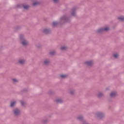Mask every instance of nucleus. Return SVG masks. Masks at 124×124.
Masks as SVG:
<instances>
[{
  "instance_id": "nucleus-24",
  "label": "nucleus",
  "mask_w": 124,
  "mask_h": 124,
  "mask_svg": "<svg viewBox=\"0 0 124 124\" xmlns=\"http://www.w3.org/2000/svg\"><path fill=\"white\" fill-rule=\"evenodd\" d=\"M61 20H66L65 17H63L61 18Z\"/></svg>"
},
{
  "instance_id": "nucleus-1",
  "label": "nucleus",
  "mask_w": 124,
  "mask_h": 124,
  "mask_svg": "<svg viewBox=\"0 0 124 124\" xmlns=\"http://www.w3.org/2000/svg\"><path fill=\"white\" fill-rule=\"evenodd\" d=\"M20 40L21 41V43H22V45H23V46H27V45H28V44H29V43L28 42V41L25 40V38H24V36H23V35L20 36Z\"/></svg>"
},
{
  "instance_id": "nucleus-14",
  "label": "nucleus",
  "mask_w": 124,
  "mask_h": 124,
  "mask_svg": "<svg viewBox=\"0 0 124 124\" xmlns=\"http://www.w3.org/2000/svg\"><path fill=\"white\" fill-rule=\"evenodd\" d=\"M57 25H58V22H53L52 23V26H53V27H55V26H57Z\"/></svg>"
},
{
  "instance_id": "nucleus-20",
  "label": "nucleus",
  "mask_w": 124,
  "mask_h": 124,
  "mask_svg": "<svg viewBox=\"0 0 124 124\" xmlns=\"http://www.w3.org/2000/svg\"><path fill=\"white\" fill-rule=\"evenodd\" d=\"M39 3L38 2H35L33 3V5H34V6L37 5V4H38Z\"/></svg>"
},
{
  "instance_id": "nucleus-4",
  "label": "nucleus",
  "mask_w": 124,
  "mask_h": 124,
  "mask_svg": "<svg viewBox=\"0 0 124 124\" xmlns=\"http://www.w3.org/2000/svg\"><path fill=\"white\" fill-rule=\"evenodd\" d=\"M85 63L87 64V65L91 66L93 64V61H87Z\"/></svg>"
},
{
  "instance_id": "nucleus-7",
  "label": "nucleus",
  "mask_w": 124,
  "mask_h": 124,
  "mask_svg": "<svg viewBox=\"0 0 124 124\" xmlns=\"http://www.w3.org/2000/svg\"><path fill=\"white\" fill-rule=\"evenodd\" d=\"M120 21H124V16H121L118 18Z\"/></svg>"
},
{
  "instance_id": "nucleus-6",
  "label": "nucleus",
  "mask_w": 124,
  "mask_h": 124,
  "mask_svg": "<svg viewBox=\"0 0 124 124\" xmlns=\"http://www.w3.org/2000/svg\"><path fill=\"white\" fill-rule=\"evenodd\" d=\"M116 95H117V93H116V92H112L110 93L111 97H114V96H116Z\"/></svg>"
},
{
  "instance_id": "nucleus-17",
  "label": "nucleus",
  "mask_w": 124,
  "mask_h": 124,
  "mask_svg": "<svg viewBox=\"0 0 124 124\" xmlns=\"http://www.w3.org/2000/svg\"><path fill=\"white\" fill-rule=\"evenodd\" d=\"M30 7V6L28 5L24 6V9H28V8Z\"/></svg>"
},
{
  "instance_id": "nucleus-12",
  "label": "nucleus",
  "mask_w": 124,
  "mask_h": 124,
  "mask_svg": "<svg viewBox=\"0 0 124 124\" xmlns=\"http://www.w3.org/2000/svg\"><path fill=\"white\" fill-rule=\"evenodd\" d=\"M61 78H66V77H67V75H61Z\"/></svg>"
},
{
  "instance_id": "nucleus-16",
  "label": "nucleus",
  "mask_w": 124,
  "mask_h": 124,
  "mask_svg": "<svg viewBox=\"0 0 124 124\" xmlns=\"http://www.w3.org/2000/svg\"><path fill=\"white\" fill-rule=\"evenodd\" d=\"M67 47H66V46H62L61 47V49L62 50H66Z\"/></svg>"
},
{
  "instance_id": "nucleus-26",
  "label": "nucleus",
  "mask_w": 124,
  "mask_h": 124,
  "mask_svg": "<svg viewBox=\"0 0 124 124\" xmlns=\"http://www.w3.org/2000/svg\"><path fill=\"white\" fill-rule=\"evenodd\" d=\"M24 103H24V102H21V105H24Z\"/></svg>"
},
{
  "instance_id": "nucleus-22",
  "label": "nucleus",
  "mask_w": 124,
  "mask_h": 124,
  "mask_svg": "<svg viewBox=\"0 0 124 124\" xmlns=\"http://www.w3.org/2000/svg\"><path fill=\"white\" fill-rule=\"evenodd\" d=\"M13 82H14L15 83H16V82H18V80L16 79V78H14V79H13Z\"/></svg>"
},
{
  "instance_id": "nucleus-13",
  "label": "nucleus",
  "mask_w": 124,
  "mask_h": 124,
  "mask_svg": "<svg viewBox=\"0 0 124 124\" xmlns=\"http://www.w3.org/2000/svg\"><path fill=\"white\" fill-rule=\"evenodd\" d=\"M49 62H50L49 60H45L44 62L45 64H48V63H49Z\"/></svg>"
},
{
  "instance_id": "nucleus-8",
  "label": "nucleus",
  "mask_w": 124,
  "mask_h": 124,
  "mask_svg": "<svg viewBox=\"0 0 124 124\" xmlns=\"http://www.w3.org/2000/svg\"><path fill=\"white\" fill-rule=\"evenodd\" d=\"M97 117H99L100 118H102L103 116V113H99L97 114Z\"/></svg>"
},
{
  "instance_id": "nucleus-9",
  "label": "nucleus",
  "mask_w": 124,
  "mask_h": 124,
  "mask_svg": "<svg viewBox=\"0 0 124 124\" xmlns=\"http://www.w3.org/2000/svg\"><path fill=\"white\" fill-rule=\"evenodd\" d=\"M25 60H20L19 61V63H20V64H23V63H25Z\"/></svg>"
},
{
  "instance_id": "nucleus-15",
  "label": "nucleus",
  "mask_w": 124,
  "mask_h": 124,
  "mask_svg": "<svg viewBox=\"0 0 124 124\" xmlns=\"http://www.w3.org/2000/svg\"><path fill=\"white\" fill-rule=\"evenodd\" d=\"M55 54H56V52L54 51L50 52V54L51 55V56L55 55Z\"/></svg>"
},
{
  "instance_id": "nucleus-27",
  "label": "nucleus",
  "mask_w": 124,
  "mask_h": 124,
  "mask_svg": "<svg viewBox=\"0 0 124 124\" xmlns=\"http://www.w3.org/2000/svg\"><path fill=\"white\" fill-rule=\"evenodd\" d=\"M70 93L71 94H72V93H72V92H70Z\"/></svg>"
},
{
  "instance_id": "nucleus-3",
  "label": "nucleus",
  "mask_w": 124,
  "mask_h": 124,
  "mask_svg": "<svg viewBox=\"0 0 124 124\" xmlns=\"http://www.w3.org/2000/svg\"><path fill=\"white\" fill-rule=\"evenodd\" d=\"M14 113L16 116H18L20 115L21 112L20 111V110L18 109L17 108H16L14 111Z\"/></svg>"
},
{
  "instance_id": "nucleus-11",
  "label": "nucleus",
  "mask_w": 124,
  "mask_h": 124,
  "mask_svg": "<svg viewBox=\"0 0 124 124\" xmlns=\"http://www.w3.org/2000/svg\"><path fill=\"white\" fill-rule=\"evenodd\" d=\"M15 104H16V101H14L13 102H12L11 103V107H13V106H14V105H15Z\"/></svg>"
},
{
  "instance_id": "nucleus-19",
  "label": "nucleus",
  "mask_w": 124,
  "mask_h": 124,
  "mask_svg": "<svg viewBox=\"0 0 124 124\" xmlns=\"http://www.w3.org/2000/svg\"><path fill=\"white\" fill-rule=\"evenodd\" d=\"M78 119L79 120H82L83 119V117H82V116H78Z\"/></svg>"
},
{
  "instance_id": "nucleus-21",
  "label": "nucleus",
  "mask_w": 124,
  "mask_h": 124,
  "mask_svg": "<svg viewBox=\"0 0 124 124\" xmlns=\"http://www.w3.org/2000/svg\"><path fill=\"white\" fill-rule=\"evenodd\" d=\"M103 94L102 93H99L98 96V97H101V96H102Z\"/></svg>"
},
{
  "instance_id": "nucleus-18",
  "label": "nucleus",
  "mask_w": 124,
  "mask_h": 124,
  "mask_svg": "<svg viewBox=\"0 0 124 124\" xmlns=\"http://www.w3.org/2000/svg\"><path fill=\"white\" fill-rule=\"evenodd\" d=\"M114 58H116L117 59V58H118V57H119V54H114Z\"/></svg>"
},
{
  "instance_id": "nucleus-10",
  "label": "nucleus",
  "mask_w": 124,
  "mask_h": 124,
  "mask_svg": "<svg viewBox=\"0 0 124 124\" xmlns=\"http://www.w3.org/2000/svg\"><path fill=\"white\" fill-rule=\"evenodd\" d=\"M56 102H57V103H61L62 102V99H58L56 100Z\"/></svg>"
},
{
  "instance_id": "nucleus-5",
  "label": "nucleus",
  "mask_w": 124,
  "mask_h": 124,
  "mask_svg": "<svg viewBox=\"0 0 124 124\" xmlns=\"http://www.w3.org/2000/svg\"><path fill=\"white\" fill-rule=\"evenodd\" d=\"M43 32H44V33H49L50 32V30H49V29H45L44 30Z\"/></svg>"
},
{
  "instance_id": "nucleus-2",
  "label": "nucleus",
  "mask_w": 124,
  "mask_h": 124,
  "mask_svg": "<svg viewBox=\"0 0 124 124\" xmlns=\"http://www.w3.org/2000/svg\"><path fill=\"white\" fill-rule=\"evenodd\" d=\"M109 28L108 27H106L104 29L100 28L98 30V32H103V31H109Z\"/></svg>"
},
{
  "instance_id": "nucleus-23",
  "label": "nucleus",
  "mask_w": 124,
  "mask_h": 124,
  "mask_svg": "<svg viewBox=\"0 0 124 124\" xmlns=\"http://www.w3.org/2000/svg\"><path fill=\"white\" fill-rule=\"evenodd\" d=\"M53 1L54 2H58V1H59V0H53Z\"/></svg>"
},
{
  "instance_id": "nucleus-25",
  "label": "nucleus",
  "mask_w": 124,
  "mask_h": 124,
  "mask_svg": "<svg viewBox=\"0 0 124 124\" xmlns=\"http://www.w3.org/2000/svg\"><path fill=\"white\" fill-rule=\"evenodd\" d=\"M72 15H73V16H75V13H72Z\"/></svg>"
}]
</instances>
